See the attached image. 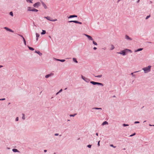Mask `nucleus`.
<instances>
[{
	"label": "nucleus",
	"mask_w": 154,
	"mask_h": 154,
	"mask_svg": "<svg viewBox=\"0 0 154 154\" xmlns=\"http://www.w3.org/2000/svg\"><path fill=\"white\" fill-rule=\"evenodd\" d=\"M128 51H129L130 53L132 52V51L131 50L128 49H126L124 50L121 51L119 52H117V53L122 54L123 56H124L126 55L125 53Z\"/></svg>",
	"instance_id": "f257e3e1"
},
{
	"label": "nucleus",
	"mask_w": 154,
	"mask_h": 154,
	"mask_svg": "<svg viewBox=\"0 0 154 154\" xmlns=\"http://www.w3.org/2000/svg\"><path fill=\"white\" fill-rule=\"evenodd\" d=\"M151 66H149L147 67H146L142 69L144 71L145 73L148 72L150 71Z\"/></svg>",
	"instance_id": "f03ea898"
},
{
	"label": "nucleus",
	"mask_w": 154,
	"mask_h": 154,
	"mask_svg": "<svg viewBox=\"0 0 154 154\" xmlns=\"http://www.w3.org/2000/svg\"><path fill=\"white\" fill-rule=\"evenodd\" d=\"M44 18L48 20L51 21H56L57 20V19H52L50 17L47 16V17H44Z\"/></svg>",
	"instance_id": "7ed1b4c3"
},
{
	"label": "nucleus",
	"mask_w": 154,
	"mask_h": 154,
	"mask_svg": "<svg viewBox=\"0 0 154 154\" xmlns=\"http://www.w3.org/2000/svg\"><path fill=\"white\" fill-rule=\"evenodd\" d=\"M90 83L94 85H98L103 86V85L101 83L96 82L93 81H91Z\"/></svg>",
	"instance_id": "20e7f679"
},
{
	"label": "nucleus",
	"mask_w": 154,
	"mask_h": 154,
	"mask_svg": "<svg viewBox=\"0 0 154 154\" xmlns=\"http://www.w3.org/2000/svg\"><path fill=\"white\" fill-rule=\"evenodd\" d=\"M41 5V4L40 2H38L37 3H35L34 4L33 6L36 8H38L39 6H40Z\"/></svg>",
	"instance_id": "39448f33"
},
{
	"label": "nucleus",
	"mask_w": 154,
	"mask_h": 154,
	"mask_svg": "<svg viewBox=\"0 0 154 154\" xmlns=\"http://www.w3.org/2000/svg\"><path fill=\"white\" fill-rule=\"evenodd\" d=\"M84 35L87 37L89 39L92 41L93 40V39L91 36L86 34H84Z\"/></svg>",
	"instance_id": "423d86ee"
},
{
	"label": "nucleus",
	"mask_w": 154,
	"mask_h": 154,
	"mask_svg": "<svg viewBox=\"0 0 154 154\" xmlns=\"http://www.w3.org/2000/svg\"><path fill=\"white\" fill-rule=\"evenodd\" d=\"M4 28L6 30L9 31L10 32H13L14 31L11 29L8 28L7 27H5Z\"/></svg>",
	"instance_id": "0eeeda50"
},
{
	"label": "nucleus",
	"mask_w": 154,
	"mask_h": 154,
	"mask_svg": "<svg viewBox=\"0 0 154 154\" xmlns=\"http://www.w3.org/2000/svg\"><path fill=\"white\" fill-rule=\"evenodd\" d=\"M125 38L126 39L129 40H132V38H130L127 35H126L125 36Z\"/></svg>",
	"instance_id": "6e6552de"
},
{
	"label": "nucleus",
	"mask_w": 154,
	"mask_h": 154,
	"mask_svg": "<svg viewBox=\"0 0 154 154\" xmlns=\"http://www.w3.org/2000/svg\"><path fill=\"white\" fill-rule=\"evenodd\" d=\"M143 49V48H139L137 50H135V51H134V52H137V51H142V50Z\"/></svg>",
	"instance_id": "1a4fd4ad"
},
{
	"label": "nucleus",
	"mask_w": 154,
	"mask_h": 154,
	"mask_svg": "<svg viewBox=\"0 0 154 154\" xmlns=\"http://www.w3.org/2000/svg\"><path fill=\"white\" fill-rule=\"evenodd\" d=\"M77 16L76 15H70L69 17L68 18H73V17H77Z\"/></svg>",
	"instance_id": "9d476101"
},
{
	"label": "nucleus",
	"mask_w": 154,
	"mask_h": 154,
	"mask_svg": "<svg viewBox=\"0 0 154 154\" xmlns=\"http://www.w3.org/2000/svg\"><path fill=\"white\" fill-rule=\"evenodd\" d=\"M38 10L36 9H35L34 8H32V11H35V12H37Z\"/></svg>",
	"instance_id": "9b49d317"
},
{
	"label": "nucleus",
	"mask_w": 154,
	"mask_h": 154,
	"mask_svg": "<svg viewBox=\"0 0 154 154\" xmlns=\"http://www.w3.org/2000/svg\"><path fill=\"white\" fill-rule=\"evenodd\" d=\"M78 21L76 20H72L69 21L70 22H73L76 23H78Z\"/></svg>",
	"instance_id": "f8f14e48"
},
{
	"label": "nucleus",
	"mask_w": 154,
	"mask_h": 154,
	"mask_svg": "<svg viewBox=\"0 0 154 154\" xmlns=\"http://www.w3.org/2000/svg\"><path fill=\"white\" fill-rule=\"evenodd\" d=\"M106 124H108V123L107 122L105 121V122H103V123L102 124V125H106Z\"/></svg>",
	"instance_id": "ddd939ff"
},
{
	"label": "nucleus",
	"mask_w": 154,
	"mask_h": 154,
	"mask_svg": "<svg viewBox=\"0 0 154 154\" xmlns=\"http://www.w3.org/2000/svg\"><path fill=\"white\" fill-rule=\"evenodd\" d=\"M115 48V47H114V46L113 45H111V47H110V49L111 50H113L114 48Z\"/></svg>",
	"instance_id": "4468645a"
},
{
	"label": "nucleus",
	"mask_w": 154,
	"mask_h": 154,
	"mask_svg": "<svg viewBox=\"0 0 154 154\" xmlns=\"http://www.w3.org/2000/svg\"><path fill=\"white\" fill-rule=\"evenodd\" d=\"M46 33V31L45 30H42V32H41V34L42 35H43V34H45Z\"/></svg>",
	"instance_id": "2eb2a0df"
},
{
	"label": "nucleus",
	"mask_w": 154,
	"mask_h": 154,
	"mask_svg": "<svg viewBox=\"0 0 154 154\" xmlns=\"http://www.w3.org/2000/svg\"><path fill=\"white\" fill-rule=\"evenodd\" d=\"M42 4L43 6H44V8H47V6H46V5L43 2H42Z\"/></svg>",
	"instance_id": "dca6fc26"
},
{
	"label": "nucleus",
	"mask_w": 154,
	"mask_h": 154,
	"mask_svg": "<svg viewBox=\"0 0 154 154\" xmlns=\"http://www.w3.org/2000/svg\"><path fill=\"white\" fill-rule=\"evenodd\" d=\"M32 8L31 7H28V11H32Z\"/></svg>",
	"instance_id": "f3484780"
},
{
	"label": "nucleus",
	"mask_w": 154,
	"mask_h": 154,
	"mask_svg": "<svg viewBox=\"0 0 154 154\" xmlns=\"http://www.w3.org/2000/svg\"><path fill=\"white\" fill-rule=\"evenodd\" d=\"M12 150L14 152H18V150L17 149H13Z\"/></svg>",
	"instance_id": "a211bd4d"
},
{
	"label": "nucleus",
	"mask_w": 154,
	"mask_h": 154,
	"mask_svg": "<svg viewBox=\"0 0 154 154\" xmlns=\"http://www.w3.org/2000/svg\"><path fill=\"white\" fill-rule=\"evenodd\" d=\"M36 37H37L36 40H38V38L39 36V34L36 33Z\"/></svg>",
	"instance_id": "6ab92c4d"
},
{
	"label": "nucleus",
	"mask_w": 154,
	"mask_h": 154,
	"mask_svg": "<svg viewBox=\"0 0 154 154\" xmlns=\"http://www.w3.org/2000/svg\"><path fill=\"white\" fill-rule=\"evenodd\" d=\"M57 60L59 61H61L62 62H64L65 61V60H60V59H57Z\"/></svg>",
	"instance_id": "aec40b11"
},
{
	"label": "nucleus",
	"mask_w": 154,
	"mask_h": 154,
	"mask_svg": "<svg viewBox=\"0 0 154 154\" xmlns=\"http://www.w3.org/2000/svg\"><path fill=\"white\" fill-rule=\"evenodd\" d=\"M23 40L24 42V44L25 45H26V41L24 37H23Z\"/></svg>",
	"instance_id": "412c9836"
},
{
	"label": "nucleus",
	"mask_w": 154,
	"mask_h": 154,
	"mask_svg": "<svg viewBox=\"0 0 154 154\" xmlns=\"http://www.w3.org/2000/svg\"><path fill=\"white\" fill-rule=\"evenodd\" d=\"M36 53H38V54H39L41 56L42 55V54L41 53H40L39 51H35Z\"/></svg>",
	"instance_id": "4be33fe9"
},
{
	"label": "nucleus",
	"mask_w": 154,
	"mask_h": 154,
	"mask_svg": "<svg viewBox=\"0 0 154 154\" xmlns=\"http://www.w3.org/2000/svg\"><path fill=\"white\" fill-rule=\"evenodd\" d=\"M28 48H29V49L30 50H31V51H33V50H34V49L33 48H32V47H31L28 46Z\"/></svg>",
	"instance_id": "5701e85b"
},
{
	"label": "nucleus",
	"mask_w": 154,
	"mask_h": 154,
	"mask_svg": "<svg viewBox=\"0 0 154 154\" xmlns=\"http://www.w3.org/2000/svg\"><path fill=\"white\" fill-rule=\"evenodd\" d=\"M73 60L74 62H75V63H78L76 59L75 58H73Z\"/></svg>",
	"instance_id": "b1692460"
},
{
	"label": "nucleus",
	"mask_w": 154,
	"mask_h": 154,
	"mask_svg": "<svg viewBox=\"0 0 154 154\" xmlns=\"http://www.w3.org/2000/svg\"><path fill=\"white\" fill-rule=\"evenodd\" d=\"M102 76V75H98L97 76H95V77H98V78H101Z\"/></svg>",
	"instance_id": "393cba45"
},
{
	"label": "nucleus",
	"mask_w": 154,
	"mask_h": 154,
	"mask_svg": "<svg viewBox=\"0 0 154 154\" xmlns=\"http://www.w3.org/2000/svg\"><path fill=\"white\" fill-rule=\"evenodd\" d=\"M51 74H48V75H46L45 76V77L46 78H48L49 77H50V76H51Z\"/></svg>",
	"instance_id": "a878e982"
},
{
	"label": "nucleus",
	"mask_w": 154,
	"mask_h": 154,
	"mask_svg": "<svg viewBox=\"0 0 154 154\" xmlns=\"http://www.w3.org/2000/svg\"><path fill=\"white\" fill-rule=\"evenodd\" d=\"M76 115V114H74L73 115H70L69 116L71 117L73 116L74 117Z\"/></svg>",
	"instance_id": "bb28decb"
},
{
	"label": "nucleus",
	"mask_w": 154,
	"mask_h": 154,
	"mask_svg": "<svg viewBox=\"0 0 154 154\" xmlns=\"http://www.w3.org/2000/svg\"><path fill=\"white\" fill-rule=\"evenodd\" d=\"M26 1L27 2L29 1V2L31 3H32V1H33V0H26Z\"/></svg>",
	"instance_id": "cd10ccee"
},
{
	"label": "nucleus",
	"mask_w": 154,
	"mask_h": 154,
	"mask_svg": "<svg viewBox=\"0 0 154 154\" xmlns=\"http://www.w3.org/2000/svg\"><path fill=\"white\" fill-rule=\"evenodd\" d=\"M23 117H22V119L23 120H24L25 119V115H24V114H23Z\"/></svg>",
	"instance_id": "c85d7f7f"
},
{
	"label": "nucleus",
	"mask_w": 154,
	"mask_h": 154,
	"mask_svg": "<svg viewBox=\"0 0 154 154\" xmlns=\"http://www.w3.org/2000/svg\"><path fill=\"white\" fill-rule=\"evenodd\" d=\"M123 125L124 126H128L129 125H128V124H123Z\"/></svg>",
	"instance_id": "c756f323"
},
{
	"label": "nucleus",
	"mask_w": 154,
	"mask_h": 154,
	"mask_svg": "<svg viewBox=\"0 0 154 154\" xmlns=\"http://www.w3.org/2000/svg\"><path fill=\"white\" fill-rule=\"evenodd\" d=\"M93 43L94 45H97V43L93 41Z\"/></svg>",
	"instance_id": "7c9ffc66"
},
{
	"label": "nucleus",
	"mask_w": 154,
	"mask_h": 154,
	"mask_svg": "<svg viewBox=\"0 0 154 154\" xmlns=\"http://www.w3.org/2000/svg\"><path fill=\"white\" fill-rule=\"evenodd\" d=\"M10 14L12 16H13V13L11 11V12H10Z\"/></svg>",
	"instance_id": "2f4dec72"
},
{
	"label": "nucleus",
	"mask_w": 154,
	"mask_h": 154,
	"mask_svg": "<svg viewBox=\"0 0 154 154\" xmlns=\"http://www.w3.org/2000/svg\"><path fill=\"white\" fill-rule=\"evenodd\" d=\"M150 17V15H149V16H147L146 17V19H148V18H149Z\"/></svg>",
	"instance_id": "473e14b6"
},
{
	"label": "nucleus",
	"mask_w": 154,
	"mask_h": 154,
	"mask_svg": "<svg viewBox=\"0 0 154 154\" xmlns=\"http://www.w3.org/2000/svg\"><path fill=\"white\" fill-rule=\"evenodd\" d=\"M135 133H134V134H132V135H130V137H132L134 135H135Z\"/></svg>",
	"instance_id": "72a5a7b5"
},
{
	"label": "nucleus",
	"mask_w": 154,
	"mask_h": 154,
	"mask_svg": "<svg viewBox=\"0 0 154 154\" xmlns=\"http://www.w3.org/2000/svg\"><path fill=\"white\" fill-rule=\"evenodd\" d=\"M91 145H89L88 146V147L89 148H91Z\"/></svg>",
	"instance_id": "f704fd0d"
},
{
	"label": "nucleus",
	"mask_w": 154,
	"mask_h": 154,
	"mask_svg": "<svg viewBox=\"0 0 154 154\" xmlns=\"http://www.w3.org/2000/svg\"><path fill=\"white\" fill-rule=\"evenodd\" d=\"M139 123V122H138V121H136V122H134V123L135 124H136V123Z\"/></svg>",
	"instance_id": "c9c22d12"
},
{
	"label": "nucleus",
	"mask_w": 154,
	"mask_h": 154,
	"mask_svg": "<svg viewBox=\"0 0 154 154\" xmlns=\"http://www.w3.org/2000/svg\"><path fill=\"white\" fill-rule=\"evenodd\" d=\"M19 119L18 117H17L16 119V121H18V120Z\"/></svg>",
	"instance_id": "e433bc0d"
},
{
	"label": "nucleus",
	"mask_w": 154,
	"mask_h": 154,
	"mask_svg": "<svg viewBox=\"0 0 154 154\" xmlns=\"http://www.w3.org/2000/svg\"><path fill=\"white\" fill-rule=\"evenodd\" d=\"M95 109H101V108H95Z\"/></svg>",
	"instance_id": "4c0bfd02"
},
{
	"label": "nucleus",
	"mask_w": 154,
	"mask_h": 154,
	"mask_svg": "<svg viewBox=\"0 0 154 154\" xmlns=\"http://www.w3.org/2000/svg\"><path fill=\"white\" fill-rule=\"evenodd\" d=\"M100 141H99L98 143V146H100Z\"/></svg>",
	"instance_id": "58836bf2"
},
{
	"label": "nucleus",
	"mask_w": 154,
	"mask_h": 154,
	"mask_svg": "<svg viewBox=\"0 0 154 154\" xmlns=\"http://www.w3.org/2000/svg\"><path fill=\"white\" fill-rule=\"evenodd\" d=\"M110 146H112V147H113L114 148H115V147H115V146H113V145H112V144H111V145H110Z\"/></svg>",
	"instance_id": "ea45409f"
},
{
	"label": "nucleus",
	"mask_w": 154,
	"mask_h": 154,
	"mask_svg": "<svg viewBox=\"0 0 154 154\" xmlns=\"http://www.w3.org/2000/svg\"><path fill=\"white\" fill-rule=\"evenodd\" d=\"M19 35V36H21V37H22L23 38V35Z\"/></svg>",
	"instance_id": "a19ab883"
},
{
	"label": "nucleus",
	"mask_w": 154,
	"mask_h": 154,
	"mask_svg": "<svg viewBox=\"0 0 154 154\" xmlns=\"http://www.w3.org/2000/svg\"><path fill=\"white\" fill-rule=\"evenodd\" d=\"M78 23H79V24H82V23L81 22H78Z\"/></svg>",
	"instance_id": "79ce46f5"
},
{
	"label": "nucleus",
	"mask_w": 154,
	"mask_h": 154,
	"mask_svg": "<svg viewBox=\"0 0 154 154\" xmlns=\"http://www.w3.org/2000/svg\"><path fill=\"white\" fill-rule=\"evenodd\" d=\"M62 91V89H60V91H59V92H61Z\"/></svg>",
	"instance_id": "37998d69"
},
{
	"label": "nucleus",
	"mask_w": 154,
	"mask_h": 154,
	"mask_svg": "<svg viewBox=\"0 0 154 154\" xmlns=\"http://www.w3.org/2000/svg\"><path fill=\"white\" fill-rule=\"evenodd\" d=\"M93 49L94 50H96L97 49V48L94 47V48Z\"/></svg>",
	"instance_id": "c03bdc74"
},
{
	"label": "nucleus",
	"mask_w": 154,
	"mask_h": 154,
	"mask_svg": "<svg viewBox=\"0 0 154 154\" xmlns=\"http://www.w3.org/2000/svg\"><path fill=\"white\" fill-rule=\"evenodd\" d=\"M5 100V98H3V99H0V100Z\"/></svg>",
	"instance_id": "a18cd8bd"
},
{
	"label": "nucleus",
	"mask_w": 154,
	"mask_h": 154,
	"mask_svg": "<svg viewBox=\"0 0 154 154\" xmlns=\"http://www.w3.org/2000/svg\"><path fill=\"white\" fill-rule=\"evenodd\" d=\"M133 73H134L132 72V73H131V75H132L133 76H134V75H133Z\"/></svg>",
	"instance_id": "49530a36"
},
{
	"label": "nucleus",
	"mask_w": 154,
	"mask_h": 154,
	"mask_svg": "<svg viewBox=\"0 0 154 154\" xmlns=\"http://www.w3.org/2000/svg\"><path fill=\"white\" fill-rule=\"evenodd\" d=\"M55 136H57V135H58V134H55Z\"/></svg>",
	"instance_id": "de8ad7c7"
},
{
	"label": "nucleus",
	"mask_w": 154,
	"mask_h": 154,
	"mask_svg": "<svg viewBox=\"0 0 154 154\" xmlns=\"http://www.w3.org/2000/svg\"><path fill=\"white\" fill-rule=\"evenodd\" d=\"M149 125L150 126H154V125H151V124H149Z\"/></svg>",
	"instance_id": "09e8293b"
},
{
	"label": "nucleus",
	"mask_w": 154,
	"mask_h": 154,
	"mask_svg": "<svg viewBox=\"0 0 154 154\" xmlns=\"http://www.w3.org/2000/svg\"><path fill=\"white\" fill-rule=\"evenodd\" d=\"M96 135L97 136H98V133H96Z\"/></svg>",
	"instance_id": "8fccbe9b"
},
{
	"label": "nucleus",
	"mask_w": 154,
	"mask_h": 154,
	"mask_svg": "<svg viewBox=\"0 0 154 154\" xmlns=\"http://www.w3.org/2000/svg\"><path fill=\"white\" fill-rule=\"evenodd\" d=\"M82 78L83 79L85 80V79H84L85 78L84 77H83V76L82 77Z\"/></svg>",
	"instance_id": "3c124183"
},
{
	"label": "nucleus",
	"mask_w": 154,
	"mask_h": 154,
	"mask_svg": "<svg viewBox=\"0 0 154 154\" xmlns=\"http://www.w3.org/2000/svg\"><path fill=\"white\" fill-rule=\"evenodd\" d=\"M44 151V152H47V150H45Z\"/></svg>",
	"instance_id": "603ef678"
},
{
	"label": "nucleus",
	"mask_w": 154,
	"mask_h": 154,
	"mask_svg": "<svg viewBox=\"0 0 154 154\" xmlns=\"http://www.w3.org/2000/svg\"><path fill=\"white\" fill-rule=\"evenodd\" d=\"M59 93V92H58L56 94L57 95V94H58Z\"/></svg>",
	"instance_id": "864d4df0"
},
{
	"label": "nucleus",
	"mask_w": 154,
	"mask_h": 154,
	"mask_svg": "<svg viewBox=\"0 0 154 154\" xmlns=\"http://www.w3.org/2000/svg\"><path fill=\"white\" fill-rule=\"evenodd\" d=\"M140 0H138V1L137 2V3H138L139 2Z\"/></svg>",
	"instance_id": "5fc2aeb1"
},
{
	"label": "nucleus",
	"mask_w": 154,
	"mask_h": 154,
	"mask_svg": "<svg viewBox=\"0 0 154 154\" xmlns=\"http://www.w3.org/2000/svg\"><path fill=\"white\" fill-rule=\"evenodd\" d=\"M2 67V66H0V68H1V67Z\"/></svg>",
	"instance_id": "6e6d98bb"
},
{
	"label": "nucleus",
	"mask_w": 154,
	"mask_h": 154,
	"mask_svg": "<svg viewBox=\"0 0 154 154\" xmlns=\"http://www.w3.org/2000/svg\"><path fill=\"white\" fill-rule=\"evenodd\" d=\"M138 72V71H136V72H134V73H135V72Z\"/></svg>",
	"instance_id": "4d7b16f0"
},
{
	"label": "nucleus",
	"mask_w": 154,
	"mask_h": 154,
	"mask_svg": "<svg viewBox=\"0 0 154 154\" xmlns=\"http://www.w3.org/2000/svg\"><path fill=\"white\" fill-rule=\"evenodd\" d=\"M119 1H120V0H119V1H118V2H119Z\"/></svg>",
	"instance_id": "13d9d810"
},
{
	"label": "nucleus",
	"mask_w": 154,
	"mask_h": 154,
	"mask_svg": "<svg viewBox=\"0 0 154 154\" xmlns=\"http://www.w3.org/2000/svg\"><path fill=\"white\" fill-rule=\"evenodd\" d=\"M66 89H67V88H66L65 89V90H66Z\"/></svg>",
	"instance_id": "bf43d9fd"
}]
</instances>
